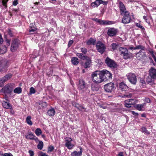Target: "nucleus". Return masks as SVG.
Masks as SVG:
<instances>
[{
	"mask_svg": "<svg viewBox=\"0 0 156 156\" xmlns=\"http://www.w3.org/2000/svg\"><path fill=\"white\" fill-rule=\"evenodd\" d=\"M92 80L95 83H99L103 82L102 73L100 71H96L92 74Z\"/></svg>",
	"mask_w": 156,
	"mask_h": 156,
	"instance_id": "nucleus-1",
	"label": "nucleus"
},
{
	"mask_svg": "<svg viewBox=\"0 0 156 156\" xmlns=\"http://www.w3.org/2000/svg\"><path fill=\"white\" fill-rule=\"evenodd\" d=\"M77 87L78 89L82 94H84V93H87L89 92V90L86 87V83L82 80H79Z\"/></svg>",
	"mask_w": 156,
	"mask_h": 156,
	"instance_id": "nucleus-2",
	"label": "nucleus"
},
{
	"mask_svg": "<svg viewBox=\"0 0 156 156\" xmlns=\"http://www.w3.org/2000/svg\"><path fill=\"white\" fill-rule=\"evenodd\" d=\"M119 49L120 54L123 56L124 59H127L132 56V54L131 53H129L126 48L120 47L119 48Z\"/></svg>",
	"mask_w": 156,
	"mask_h": 156,
	"instance_id": "nucleus-3",
	"label": "nucleus"
},
{
	"mask_svg": "<svg viewBox=\"0 0 156 156\" xmlns=\"http://www.w3.org/2000/svg\"><path fill=\"white\" fill-rule=\"evenodd\" d=\"M123 16L122 19V23L124 24H127L130 22L131 19V16L129 12H127L124 14L121 15Z\"/></svg>",
	"mask_w": 156,
	"mask_h": 156,
	"instance_id": "nucleus-4",
	"label": "nucleus"
},
{
	"mask_svg": "<svg viewBox=\"0 0 156 156\" xmlns=\"http://www.w3.org/2000/svg\"><path fill=\"white\" fill-rule=\"evenodd\" d=\"M101 73H102V78L103 81H106L111 79L112 75L108 71L106 70L100 71Z\"/></svg>",
	"mask_w": 156,
	"mask_h": 156,
	"instance_id": "nucleus-5",
	"label": "nucleus"
},
{
	"mask_svg": "<svg viewBox=\"0 0 156 156\" xmlns=\"http://www.w3.org/2000/svg\"><path fill=\"white\" fill-rule=\"evenodd\" d=\"M96 47L98 51L101 54L103 53L106 49L105 45L100 41H98L97 43Z\"/></svg>",
	"mask_w": 156,
	"mask_h": 156,
	"instance_id": "nucleus-6",
	"label": "nucleus"
},
{
	"mask_svg": "<svg viewBox=\"0 0 156 156\" xmlns=\"http://www.w3.org/2000/svg\"><path fill=\"white\" fill-rule=\"evenodd\" d=\"M92 20L98 23L100 25H111L114 24L116 23V21L102 20L97 18L93 19Z\"/></svg>",
	"mask_w": 156,
	"mask_h": 156,
	"instance_id": "nucleus-7",
	"label": "nucleus"
},
{
	"mask_svg": "<svg viewBox=\"0 0 156 156\" xmlns=\"http://www.w3.org/2000/svg\"><path fill=\"white\" fill-rule=\"evenodd\" d=\"M149 75L151 78H148L147 81L148 82H151L152 79H156V69L152 67L149 70Z\"/></svg>",
	"mask_w": 156,
	"mask_h": 156,
	"instance_id": "nucleus-8",
	"label": "nucleus"
},
{
	"mask_svg": "<svg viewBox=\"0 0 156 156\" xmlns=\"http://www.w3.org/2000/svg\"><path fill=\"white\" fill-rule=\"evenodd\" d=\"M12 74L9 73L0 79V87H3L4 85V83L9 80L12 77Z\"/></svg>",
	"mask_w": 156,
	"mask_h": 156,
	"instance_id": "nucleus-9",
	"label": "nucleus"
},
{
	"mask_svg": "<svg viewBox=\"0 0 156 156\" xmlns=\"http://www.w3.org/2000/svg\"><path fill=\"white\" fill-rule=\"evenodd\" d=\"M13 85L11 84H8L6 85L1 90L4 93L10 94L13 89Z\"/></svg>",
	"mask_w": 156,
	"mask_h": 156,
	"instance_id": "nucleus-10",
	"label": "nucleus"
},
{
	"mask_svg": "<svg viewBox=\"0 0 156 156\" xmlns=\"http://www.w3.org/2000/svg\"><path fill=\"white\" fill-rule=\"evenodd\" d=\"M105 62L107 66L111 68H114L117 67V64L115 61L108 57L106 58Z\"/></svg>",
	"mask_w": 156,
	"mask_h": 156,
	"instance_id": "nucleus-11",
	"label": "nucleus"
},
{
	"mask_svg": "<svg viewBox=\"0 0 156 156\" xmlns=\"http://www.w3.org/2000/svg\"><path fill=\"white\" fill-rule=\"evenodd\" d=\"M129 81L133 84H135L136 81V78L134 73H130L126 75Z\"/></svg>",
	"mask_w": 156,
	"mask_h": 156,
	"instance_id": "nucleus-12",
	"label": "nucleus"
},
{
	"mask_svg": "<svg viewBox=\"0 0 156 156\" xmlns=\"http://www.w3.org/2000/svg\"><path fill=\"white\" fill-rule=\"evenodd\" d=\"M114 87V83L110 82L105 84L104 86V88L106 92L110 93L113 91Z\"/></svg>",
	"mask_w": 156,
	"mask_h": 156,
	"instance_id": "nucleus-13",
	"label": "nucleus"
},
{
	"mask_svg": "<svg viewBox=\"0 0 156 156\" xmlns=\"http://www.w3.org/2000/svg\"><path fill=\"white\" fill-rule=\"evenodd\" d=\"M19 44V41L17 39H14L12 41L10 48L12 52H14L17 50Z\"/></svg>",
	"mask_w": 156,
	"mask_h": 156,
	"instance_id": "nucleus-14",
	"label": "nucleus"
},
{
	"mask_svg": "<svg viewBox=\"0 0 156 156\" xmlns=\"http://www.w3.org/2000/svg\"><path fill=\"white\" fill-rule=\"evenodd\" d=\"M119 8L121 15L124 14L127 12H129L126 10L125 6L122 2H119Z\"/></svg>",
	"mask_w": 156,
	"mask_h": 156,
	"instance_id": "nucleus-15",
	"label": "nucleus"
},
{
	"mask_svg": "<svg viewBox=\"0 0 156 156\" xmlns=\"http://www.w3.org/2000/svg\"><path fill=\"white\" fill-rule=\"evenodd\" d=\"M136 57L138 60L144 59L146 57L145 51L140 50L139 52L136 53Z\"/></svg>",
	"mask_w": 156,
	"mask_h": 156,
	"instance_id": "nucleus-16",
	"label": "nucleus"
},
{
	"mask_svg": "<svg viewBox=\"0 0 156 156\" xmlns=\"http://www.w3.org/2000/svg\"><path fill=\"white\" fill-rule=\"evenodd\" d=\"M135 102V100L133 99H129L125 100L124 103L126 107L130 108L131 107L132 105L134 104Z\"/></svg>",
	"mask_w": 156,
	"mask_h": 156,
	"instance_id": "nucleus-17",
	"label": "nucleus"
},
{
	"mask_svg": "<svg viewBox=\"0 0 156 156\" xmlns=\"http://www.w3.org/2000/svg\"><path fill=\"white\" fill-rule=\"evenodd\" d=\"M66 142L65 143L66 146L69 149H72L74 147V145L72 144L71 141H72V139L71 138H68L66 140Z\"/></svg>",
	"mask_w": 156,
	"mask_h": 156,
	"instance_id": "nucleus-18",
	"label": "nucleus"
},
{
	"mask_svg": "<svg viewBox=\"0 0 156 156\" xmlns=\"http://www.w3.org/2000/svg\"><path fill=\"white\" fill-rule=\"evenodd\" d=\"M117 29L114 28H110L108 31V34L110 36H113L116 35Z\"/></svg>",
	"mask_w": 156,
	"mask_h": 156,
	"instance_id": "nucleus-19",
	"label": "nucleus"
},
{
	"mask_svg": "<svg viewBox=\"0 0 156 156\" xmlns=\"http://www.w3.org/2000/svg\"><path fill=\"white\" fill-rule=\"evenodd\" d=\"M85 59L86 60V62L83 65L84 68H87L90 67L91 64V60L90 58L87 56Z\"/></svg>",
	"mask_w": 156,
	"mask_h": 156,
	"instance_id": "nucleus-20",
	"label": "nucleus"
},
{
	"mask_svg": "<svg viewBox=\"0 0 156 156\" xmlns=\"http://www.w3.org/2000/svg\"><path fill=\"white\" fill-rule=\"evenodd\" d=\"M146 106V103L142 104H136L135 107L138 110L140 111H143L144 110V107Z\"/></svg>",
	"mask_w": 156,
	"mask_h": 156,
	"instance_id": "nucleus-21",
	"label": "nucleus"
},
{
	"mask_svg": "<svg viewBox=\"0 0 156 156\" xmlns=\"http://www.w3.org/2000/svg\"><path fill=\"white\" fill-rule=\"evenodd\" d=\"M82 149L81 147L80 148V151H74L71 153V156H81L82 155Z\"/></svg>",
	"mask_w": 156,
	"mask_h": 156,
	"instance_id": "nucleus-22",
	"label": "nucleus"
},
{
	"mask_svg": "<svg viewBox=\"0 0 156 156\" xmlns=\"http://www.w3.org/2000/svg\"><path fill=\"white\" fill-rule=\"evenodd\" d=\"M2 105L3 107L6 109H11L12 106L9 102L5 101H3Z\"/></svg>",
	"mask_w": 156,
	"mask_h": 156,
	"instance_id": "nucleus-23",
	"label": "nucleus"
},
{
	"mask_svg": "<svg viewBox=\"0 0 156 156\" xmlns=\"http://www.w3.org/2000/svg\"><path fill=\"white\" fill-rule=\"evenodd\" d=\"M101 0H96L94 2L91 3V5L93 7H97L100 4Z\"/></svg>",
	"mask_w": 156,
	"mask_h": 156,
	"instance_id": "nucleus-24",
	"label": "nucleus"
},
{
	"mask_svg": "<svg viewBox=\"0 0 156 156\" xmlns=\"http://www.w3.org/2000/svg\"><path fill=\"white\" fill-rule=\"evenodd\" d=\"M71 62L73 65H77L79 63V59L77 57H73L71 58Z\"/></svg>",
	"mask_w": 156,
	"mask_h": 156,
	"instance_id": "nucleus-25",
	"label": "nucleus"
},
{
	"mask_svg": "<svg viewBox=\"0 0 156 156\" xmlns=\"http://www.w3.org/2000/svg\"><path fill=\"white\" fill-rule=\"evenodd\" d=\"M35 136H34L33 133L30 132L29 133L25 136L26 139L28 140H34Z\"/></svg>",
	"mask_w": 156,
	"mask_h": 156,
	"instance_id": "nucleus-26",
	"label": "nucleus"
},
{
	"mask_svg": "<svg viewBox=\"0 0 156 156\" xmlns=\"http://www.w3.org/2000/svg\"><path fill=\"white\" fill-rule=\"evenodd\" d=\"M96 42V40L95 39L90 38L86 42L87 44L88 45L92 44L94 45L95 44Z\"/></svg>",
	"mask_w": 156,
	"mask_h": 156,
	"instance_id": "nucleus-27",
	"label": "nucleus"
},
{
	"mask_svg": "<svg viewBox=\"0 0 156 156\" xmlns=\"http://www.w3.org/2000/svg\"><path fill=\"white\" fill-rule=\"evenodd\" d=\"M119 87L122 91H125L128 88L127 86L123 82L119 84Z\"/></svg>",
	"mask_w": 156,
	"mask_h": 156,
	"instance_id": "nucleus-28",
	"label": "nucleus"
},
{
	"mask_svg": "<svg viewBox=\"0 0 156 156\" xmlns=\"http://www.w3.org/2000/svg\"><path fill=\"white\" fill-rule=\"evenodd\" d=\"M55 112L54 109L51 108L48 111L47 113L49 116H53L55 115Z\"/></svg>",
	"mask_w": 156,
	"mask_h": 156,
	"instance_id": "nucleus-29",
	"label": "nucleus"
},
{
	"mask_svg": "<svg viewBox=\"0 0 156 156\" xmlns=\"http://www.w3.org/2000/svg\"><path fill=\"white\" fill-rule=\"evenodd\" d=\"M31 117L30 116H28L26 118V121L27 123L30 125H32L33 124L31 120Z\"/></svg>",
	"mask_w": 156,
	"mask_h": 156,
	"instance_id": "nucleus-30",
	"label": "nucleus"
},
{
	"mask_svg": "<svg viewBox=\"0 0 156 156\" xmlns=\"http://www.w3.org/2000/svg\"><path fill=\"white\" fill-rule=\"evenodd\" d=\"M136 49H140V50L145 51V48L143 46L139 45L135 47V48H134V50Z\"/></svg>",
	"mask_w": 156,
	"mask_h": 156,
	"instance_id": "nucleus-31",
	"label": "nucleus"
},
{
	"mask_svg": "<svg viewBox=\"0 0 156 156\" xmlns=\"http://www.w3.org/2000/svg\"><path fill=\"white\" fill-rule=\"evenodd\" d=\"M43 143L42 141H39L38 144L37 145V147L38 149L41 150L43 147Z\"/></svg>",
	"mask_w": 156,
	"mask_h": 156,
	"instance_id": "nucleus-32",
	"label": "nucleus"
},
{
	"mask_svg": "<svg viewBox=\"0 0 156 156\" xmlns=\"http://www.w3.org/2000/svg\"><path fill=\"white\" fill-rule=\"evenodd\" d=\"M76 107L80 110L85 111V109L82 105H79V104H77V105H76Z\"/></svg>",
	"mask_w": 156,
	"mask_h": 156,
	"instance_id": "nucleus-33",
	"label": "nucleus"
},
{
	"mask_svg": "<svg viewBox=\"0 0 156 156\" xmlns=\"http://www.w3.org/2000/svg\"><path fill=\"white\" fill-rule=\"evenodd\" d=\"M76 55L79 58L82 59L83 60H85L86 57H87V56H84L83 54L81 53H77L76 54Z\"/></svg>",
	"mask_w": 156,
	"mask_h": 156,
	"instance_id": "nucleus-34",
	"label": "nucleus"
},
{
	"mask_svg": "<svg viewBox=\"0 0 156 156\" xmlns=\"http://www.w3.org/2000/svg\"><path fill=\"white\" fill-rule=\"evenodd\" d=\"M35 133L37 136H39L41 134L42 132L40 128H37L35 130Z\"/></svg>",
	"mask_w": 156,
	"mask_h": 156,
	"instance_id": "nucleus-35",
	"label": "nucleus"
},
{
	"mask_svg": "<svg viewBox=\"0 0 156 156\" xmlns=\"http://www.w3.org/2000/svg\"><path fill=\"white\" fill-rule=\"evenodd\" d=\"M22 89L20 87H18L16 88L14 90V92L16 93L20 94L22 92Z\"/></svg>",
	"mask_w": 156,
	"mask_h": 156,
	"instance_id": "nucleus-36",
	"label": "nucleus"
},
{
	"mask_svg": "<svg viewBox=\"0 0 156 156\" xmlns=\"http://www.w3.org/2000/svg\"><path fill=\"white\" fill-rule=\"evenodd\" d=\"M141 131L143 133H145L147 134H150V132H149L144 127H143L141 128Z\"/></svg>",
	"mask_w": 156,
	"mask_h": 156,
	"instance_id": "nucleus-37",
	"label": "nucleus"
},
{
	"mask_svg": "<svg viewBox=\"0 0 156 156\" xmlns=\"http://www.w3.org/2000/svg\"><path fill=\"white\" fill-rule=\"evenodd\" d=\"M30 28L29 29V32L32 33V32H35L37 30V28L35 27H31L30 26Z\"/></svg>",
	"mask_w": 156,
	"mask_h": 156,
	"instance_id": "nucleus-38",
	"label": "nucleus"
},
{
	"mask_svg": "<svg viewBox=\"0 0 156 156\" xmlns=\"http://www.w3.org/2000/svg\"><path fill=\"white\" fill-rule=\"evenodd\" d=\"M54 148L51 145L48 146L47 152L49 153V152H52L54 150Z\"/></svg>",
	"mask_w": 156,
	"mask_h": 156,
	"instance_id": "nucleus-39",
	"label": "nucleus"
},
{
	"mask_svg": "<svg viewBox=\"0 0 156 156\" xmlns=\"http://www.w3.org/2000/svg\"><path fill=\"white\" fill-rule=\"evenodd\" d=\"M91 88L93 91H98L99 89V87L97 86H93L91 87Z\"/></svg>",
	"mask_w": 156,
	"mask_h": 156,
	"instance_id": "nucleus-40",
	"label": "nucleus"
},
{
	"mask_svg": "<svg viewBox=\"0 0 156 156\" xmlns=\"http://www.w3.org/2000/svg\"><path fill=\"white\" fill-rule=\"evenodd\" d=\"M7 33L10 37H12L13 35V33L10 29H9L7 31Z\"/></svg>",
	"mask_w": 156,
	"mask_h": 156,
	"instance_id": "nucleus-41",
	"label": "nucleus"
},
{
	"mask_svg": "<svg viewBox=\"0 0 156 156\" xmlns=\"http://www.w3.org/2000/svg\"><path fill=\"white\" fill-rule=\"evenodd\" d=\"M30 94H32L35 93L36 92V91L33 87H31L30 88Z\"/></svg>",
	"mask_w": 156,
	"mask_h": 156,
	"instance_id": "nucleus-42",
	"label": "nucleus"
},
{
	"mask_svg": "<svg viewBox=\"0 0 156 156\" xmlns=\"http://www.w3.org/2000/svg\"><path fill=\"white\" fill-rule=\"evenodd\" d=\"M81 51L84 54H86L87 52V50L85 48H80Z\"/></svg>",
	"mask_w": 156,
	"mask_h": 156,
	"instance_id": "nucleus-43",
	"label": "nucleus"
},
{
	"mask_svg": "<svg viewBox=\"0 0 156 156\" xmlns=\"http://www.w3.org/2000/svg\"><path fill=\"white\" fill-rule=\"evenodd\" d=\"M136 25L137 27L140 28V29L144 30H145L144 28L141 25L140 23H136Z\"/></svg>",
	"mask_w": 156,
	"mask_h": 156,
	"instance_id": "nucleus-44",
	"label": "nucleus"
},
{
	"mask_svg": "<svg viewBox=\"0 0 156 156\" xmlns=\"http://www.w3.org/2000/svg\"><path fill=\"white\" fill-rule=\"evenodd\" d=\"M112 49L113 50L116 49L117 47H118V45L115 43H113L112 44Z\"/></svg>",
	"mask_w": 156,
	"mask_h": 156,
	"instance_id": "nucleus-45",
	"label": "nucleus"
},
{
	"mask_svg": "<svg viewBox=\"0 0 156 156\" xmlns=\"http://www.w3.org/2000/svg\"><path fill=\"white\" fill-rule=\"evenodd\" d=\"M8 1V0H2V5L5 7H7L6 3Z\"/></svg>",
	"mask_w": 156,
	"mask_h": 156,
	"instance_id": "nucleus-46",
	"label": "nucleus"
},
{
	"mask_svg": "<svg viewBox=\"0 0 156 156\" xmlns=\"http://www.w3.org/2000/svg\"><path fill=\"white\" fill-rule=\"evenodd\" d=\"M28 152L30 154V156H34V154L33 151L31 150H29Z\"/></svg>",
	"mask_w": 156,
	"mask_h": 156,
	"instance_id": "nucleus-47",
	"label": "nucleus"
},
{
	"mask_svg": "<svg viewBox=\"0 0 156 156\" xmlns=\"http://www.w3.org/2000/svg\"><path fill=\"white\" fill-rule=\"evenodd\" d=\"M151 55L152 58H154V60L156 62V57L154 55L153 52H151Z\"/></svg>",
	"mask_w": 156,
	"mask_h": 156,
	"instance_id": "nucleus-48",
	"label": "nucleus"
},
{
	"mask_svg": "<svg viewBox=\"0 0 156 156\" xmlns=\"http://www.w3.org/2000/svg\"><path fill=\"white\" fill-rule=\"evenodd\" d=\"M124 96L127 98H131L132 96V94L129 93L128 94H126L124 95Z\"/></svg>",
	"mask_w": 156,
	"mask_h": 156,
	"instance_id": "nucleus-49",
	"label": "nucleus"
},
{
	"mask_svg": "<svg viewBox=\"0 0 156 156\" xmlns=\"http://www.w3.org/2000/svg\"><path fill=\"white\" fill-rule=\"evenodd\" d=\"M101 2H100L101 4H102L104 5H107L108 3V1H103L101 0Z\"/></svg>",
	"mask_w": 156,
	"mask_h": 156,
	"instance_id": "nucleus-50",
	"label": "nucleus"
},
{
	"mask_svg": "<svg viewBox=\"0 0 156 156\" xmlns=\"http://www.w3.org/2000/svg\"><path fill=\"white\" fill-rule=\"evenodd\" d=\"M73 43V40H70L69 41L68 46L69 47Z\"/></svg>",
	"mask_w": 156,
	"mask_h": 156,
	"instance_id": "nucleus-51",
	"label": "nucleus"
},
{
	"mask_svg": "<svg viewBox=\"0 0 156 156\" xmlns=\"http://www.w3.org/2000/svg\"><path fill=\"white\" fill-rule=\"evenodd\" d=\"M41 104L43 108L47 106V103L45 102H43Z\"/></svg>",
	"mask_w": 156,
	"mask_h": 156,
	"instance_id": "nucleus-52",
	"label": "nucleus"
},
{
	"mask_svg": "<svg viewBox=\"0 0 156 156\" xmlns=\"http://www.w3.org/2000/svg\"><path fill=\"white\" fill-rule=\"evenodd\" d=\"M7 45L9 46L10 44V40L8 39H7L6 40Z\"/></svg>",
	"mask_w": 156,
	"mask_h": 156,
	"instance_id": "nucleus-53",
	"label": "nucleus"
},
{
	"mask_svg": "<svg viewBox=\"0 0 156 156\" xmlns=\"http://www.w3.org/2000/svg\"><path fill=\"white\" fill-rule=\"evenodd\" d=\"M4 156H13L12 154L9 153H5L4 154Z\"/></svg>",
	"mask_w": 156,
	"mask_h": 156,
	"instance_id": "nucleus-54",
	"label": "nucleus"
},
{
	"mask_svg": "<svg viewBox=\"0 0 156 156\" xmlns=\"http://www.w3.org/2000/svg\"><path fill=\"white\" fill-rule=\"evenodd\" d=\"M145 101L146 102V103H148L150 102V100L148 98H146L145 99Z\"/></svg>",
	"mask_w": 156,
	"mask_h": 156,
	"instance_id": "nucleus-55",
	"label": "nucleus"
},
{
	"mask_svg": "<svg viewBox=\"0 0 156 156\" xmlns=\"http://www.w3.org/2000/svg\"><path fill=\"white\" fill-rule=\"evenodd\" d=\"M131 113L132 114L135 116H137L138 115V114L137 113L133 111H132Z\"/></svg>",
	"mask_w": 156,
	"mask_h": 156,
	"instance_id": "nucleus-56",
	"label": "nucleus"
},
{
	"mask_svg": "<svg viewBox=\"0 0 156 156\" xmlns=\"http://www.w3.org/2000/svg\"><path fill=\"white\" fill-rule=\"evenodd\" d=\"M18 4L17 0H14L13 2V5L15 6L16 5Z\"/></svg>",
	"mask_w": 156,
	"mask_h": 156,
	"instance_id": "nucleus-57",
	"label": "nucleus"
},
{
	"mask_svg": "<svg viewBox=\"0 0 156 156\" xmlns=\"http://www.w3.org/2000/svg\"><path fill=\"white\" fill-rule=\"evenodd\" d=\"M143 18L146 21V22H147V23H149V22H148V20H147V18L146 16H143Z\"/></svg>",
	"mask_w": 156,
	"mask_h": 156,
	"instance_id": "nucleus-58",
	"label": "nucleus"
},
{
	"mask_svg": "<svg viewBox=\"0 0 156 156\" xmlns=\"http://www.w3.org/2000/svg\"><path fill=\"white\" fill-rule=\"evenodd\" d=\"M100 107L101 108H103L104 109H106L107 108V107L104 105H100Z\"/></svg>",
	"mask_w": 156,
	"mask_h": 156,
	"instance_id": "nucleus-59",
	"label": "nucleus"
},
{
	"mask_svg": "<svg viewBox=\"0 0 156 156\" xmlns=\"http://www.w3.org/2000/svg\"><path fill=\"white\" fill-rule=\"evenodd\" d=\"M118 156H124L123 153L122 152H120L118 154Z\"/></svg>",
	"mask_w": 156,
	"mask_h": 156,
	"instance_id": "nucleus-60",
	"label": "nucleus"
},
{
	"mask_svg": "<svg viewBox=\"0 0 156 156\" xmlns=\"http://www.w3.org/2000/svg\"><path fill=\"white\" fill-rule=\"evenodd\" d=\"M42 154L40 155V156H48V155L46 154L45 153L41 152Z\"/></svg>",
	"mask_w": 156,
	"mask_h": 156,
	"instance_id": "nucleus-61",
	"label": "nucleus"
},
{
	"mask_svg": "<svg viewBox=\"0 0 156 156\" xmlns=\"http://www.w3.org/2000/svg\"><path fill=\"white\" fill-rule=\"evenodd\" d=\"M72 0L73 1V2H72V1H70L69 2L72 5H73V4H74V3H75V2L74 0Z\"/></svg>",
	"mask_w": 156,
	"mask_h": 156,
	"instance_id": "nucleus-62",
	"label": "nucleus"
},
{
	"mask_svg": "<svg viewBox=\"0 0 156 156\" xmlns=\"http://www.w3.org/2000/svg\"><path fill=\"white\" fill-rule=\"evenodd\" d=\"M34 140H35L37 142V141H39L37 138L35 136L34 137Z\"/></svg>",
	"mask_w": 156,
	"mask_h": 156,
	"instance_id": "nucleus-63",
	"label": "nucleus"
},
{
	"mask_svg": "<svg viewBox=\"0 0 156 156\" xmlns=\"http://www.w3.org/2000/svg\"><path fill=\"white\" fill-rule=\"evenodd\" d=\"M140 82L143 84L144 83H145L144 81L143 80H141Z\"/></svg>",
	"mask_w": 156,
	"mask_h": 156,
	"instance_id": "nucleus-64",
	"label": "nucleus"
}]
</instances>
